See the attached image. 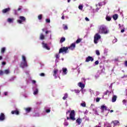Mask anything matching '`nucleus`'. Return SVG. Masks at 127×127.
<instances>
[{
	"mask_svg": "<svg viewBox=\"0 0 127 127\" xmlns=\"http://www.w3.org/2000/svg\"><path fill=\"white\" fill-rule=\"evenodd\" d=\"M76 47V43H72L69 47H63L61 48L59 50V53H63V54H67L69 53V51L68 49H70V50H74Z\"/></svg>",
	"mask_w": 127,
	"mask_h": 127,
	"instance_id": "1",
	"label": "nucleus"
},
{
	"mask_svg": "<svg viewBox=\"0 0 127 127\" xmlns=\"http://www.w3.org/2000/svg\"><path fill=\"white\" fill-rule=\"evenodd\" d=\"M109 31L107 27L106 26L102 25L99 26L98 33L100 34H108Z\"/></svg>",
	"mask_w": 127,
	"mask_h": 127,
	"instance_id": "2",
	"label": "nucleus"
},
{
	"mask_svg": "<svg viewBox=\"0 0 127 127\" xmlns=\"http://www.w3.org/2000/svg\"><path fill=\"white\" fill-rule=\"evenodd\" d=\"M19 19L17 20V23L19 24H23V22L26 21V18L23 16H20L18 17Z\"/></svg>",
	"mask_w": 127,
	"mask_h": 127,
	"instance_id": "3",
	"label": "nucleus"
},
{
	"mask_svg": "<svg viewBox=\"0 0 127 127\" xmlns=\"http://www.w3.org/2000/svg\"><path fill=\"white\" fill-rule=\"evenodd\" d=\"M66 120H71V121H75V111L72 110L70 112L69 114V117H66Z\"/></svg>",
	"mask_w": 127,
	"mask_h": 127,
	"instance_id": "4",
	"label": "nucleus"
},
{
	"mask_svg": "<svg viewBox=\"0 0 127 127\" xmlns=\"http://www.w3.org/2000/svg\"><path fill=\"white\" fill-rule=\"evenodd\" d=\"M100 39H101V35L99 33H96L94 38V43L95 44H98V42H99Z\"/></svg>",
	"mask_w": 127,
	"mask_h": 127,
	"instance_id": "5",
	"label": "nucleus"
},
{
	"mask_svg": "<svg viewBox=\"0 0 127 127\" xmlns=\"http://www.w3.org/2000/svg\"><path fill=\"white\" fill-rule=\"evenodd\" d=\"M32 90L33 91V95L34 96H36L37 95H38V87H37V84H34L33 88H32Z\"/></svg>",
	"mask_w": 127,
	"mask_h": 127,
	"instance_id": "6",
	"label": "nucleus"
},
{
	"mask_svg": "<svg viewBox=\"0 0 127 127\" xmlns=\"http://www.w3.org/2000/svg\"><path fill=\"white\" fill-rule=\"evenodd\" d=\"M20 66L24 69V68H26L28 65H27V62H21L20 64Z\"/></svg>",
	"mask_w": 127,
	"mask_h": 127,
	"instance_id": "7",
	"label": "nucleus"
},
{
	"mask_svg": "<svg viewBox=\"0 0 127 127\" xmlns=\"http://www.w3.org/2000/svg\"><path fill=\"white\" fill-rule=\"evenodd\" d=\"M100 110H101V113H104L105 111H109V108L106 105H103L101 106Z\"/></svg>",
	"mask_w": 127,
	"mask_h": 127,
	"instance_id": "8",
	"label": "nucleus"
},
{
	"mask_svg": "<svg viewBox=\"0 0 127 127\" xmlns=\"http://www.w3.org/2000/svg\"><path fill=\"white\" fill-rule=\"evenodd\" d=\"M11 115H16V116H18L19 115V110L16 108L15 110H12L11 112Z\"/></svg>",
	"mask_w": 127,
	"mask_h": 127,
	"instance_id": "9",
	"label": "nucleus"
},
{
	"mask_svg": "<svg viewBox=\"0 0 127 127\" xmlns=\"http://www.w3.org/2000/svg\"><path fill=\"white\" fill-rule=\"evenodd\" d=\"M43 48H44V49H46L47 50H50V48L48 46V45L47 44L44 43V42H43L42 43Z\"/></svg>",
	"mask_w": 127,
	"mask_h": 127,
	"instance_id": "10",
	"label": "nucleus"
},
{
	"mask_svg": "<svg viewBox=\"0 0 127 127\" xmlns=\"http://www.w3.org/2000/svg\"><path fill=\"white\" fill-rule=\"evenodd\" d=\"M62 70H61L60 71V73H61L62 72V74L63 75H67V68H65V67H64V68H63Z\"/></svg>",
	"mask_w": 127,
	"mask_h": 127,
	"instance_id": "11",
	"label": "nucleus"
},
{
	"mask_svg": "<svg viewBox=\"0 0 127 127\" xmlns=\"http://www.w3.org/2000/svg\"><path fill=\"white\" fill-rule=\"evenodd\" d=\"M7 22H8V23H13V22H14V18H8L7 19Z\"/></svg>",
	"mask_w": 127,
	"mask_h": 127,
	"instance_id": "12",
	"label": "nucleus"
},
{
	"mask_svg": "<svg viewBox=\"0 0 127 127\" xmlns=\"http://www.w3.org/2000/svg\"><path fill=\"white\" fill-rule=\"evenodd\" d=\"M94 106H95L94 104H91L90 106V109H92V111L94 112V114L95 115L99 116V113H98V111H97V109L93 108V107H94Z\"/></svg>",
	"mask_w": 127,
	"mask_h": 127,
	"instance_id": "13",
	"label": "nucleus"
},
{
	"mask_svg": "<svg viewBox=\"0 0 127 127\" xmlns=\"http://www.w3.org/2000/svg\"><path fill=\"white\" fill-rule=\"evenodd\" d=\"M57 73H58V69H55L53 71V76L55 77V79H57Z\"/></svg>",
	"mask_w": 127,
	"mask_h": 127,
	"instance_id": "14",
	"label": "nucleus"
},
{
	"mask_svg": "<svg viewBox=\"0 0 127 127\" xmlns=\"http://www.w3.org/2000/svg\"><path fill=\"white\" fill-rule=\"evenodd\" d=\"M85 61L86 62H90V61L93 62V61H94V58H93V57H92L89 56L87 58H86Z\"/></svg>",
	"mask_w": 127,
	"mask_h": 127,
	"instance_id": "15",
	"label": "nucleus"
},
{
	"mask_svg": "<svg viewBox=\"0 0 127 127\" xmlns=\"http://www.w3.org/2000/svg\"><path fill=\"white\" fill-rule=\"evenodd\" d=\"M24 111H25V112L27 114L29 113L30 112H31V110H32V108L31 107H27V108H25L24 109Z\"/></svg>",
	"mask_w": 127,
	"mask_h": 127,
	"instance_id": "16",
	"label": "nucleus"
},
{
	"mask_svg": "<svg viewBox=\"0 0 127 127\" xmlns=\"http://www.w3.org/2000/svg\"><path fill=\"white\" fill-rule=\"evenodd\" d=\"M9 70L8 69H5L4 72L2 70H0V75H2L3 74H6V75H8V74H9Z\"/></svg>",
	"mask_w": 127,
	"mask_h": 127,
	"instance_id": "17",
	"label": "nucleus"
},
{
	"mask_svg": "<svg viewBox=\"0 0 127 127\" xmlns=\"http://www.w3.org/2000/svg\"><path fill=\"white\" fill-rule=\"evenodd\" d=\"M77 86H78V87H79V88H81V89H84V88H85V84H84L82 82H79L77 84Z\"/></svg>",
	"mask_w": 127,
	"mask_h": 127,
	"instance_id": "18",
	"label": "nucleus"
},
{
	"mask_svg": "<svg viewBox=\"0 0 127 127\" xmlns=\"http://www.w3.org/2000/svg\"><path fill=\"white\" fill-rule=\"evenodd\" d=\"M8 11H10V8L9 7L5 8L2 10L3 13H6V12H8Z\"/></svg>",
	"mask_w": 127,
	"mask_h": 127,
	"instance_id": "19",
	"label": "nucleus"
},
{
	"mask_svg": "<svg viewBox=\"0 0 127 127\" xmlns=\"http://www.w3.org/2000/svg\"><path fill=\"white\" fill-rule=\"evenodd\" d=\"M105 4H106V1L104 0L102 2H100L98 4H96V6H98V5H99V6H102V5H105Z\"/></svg>",
	"mask_w": 127,
	"mask_h": 127,
	"instance_id": "20",
	"label": "nucleus"
},
{
	"mask_svg": "<svg viewBox=\"0 0 127 127\" xmlns=\"http://www.w3.org/2000/svg\"><path fill=\"white\" fill-rule=\"evenodd\" d=\"M5 120V116L3 113L0 114V121L2 122Z\"/></svg>",
	"mask_w": 127,
	"mask_h": 127,
	"instance_id": "21",
	"label": "nucleus"
},
{
	"mask_svg": "<svg viewBox=\"0 0 127 127\" xmlns=\"http://www.w3.org/2000/svg\"><path fill=\"white\" fill-rule=\"evenodd\" d=\"M117 95H113V97L112 98V103H115V102H116V101H117Z\"/></svg>",
	"mask_w": 127,
	"mask_h": 127,
	"instance_id": "22",
	"label": "nucleus"
},
{
	"mask_svg": "<svg viewBox=\"0 0 127 127\" xmlns=\"http://www.w3.org/2000/svg\"><path fill=\"white\" fill-rule=\"evenodd\" d=\"M5 51H6V47H2L1 49V54H4L5 53Z\"/></svg>",
	"mask_w": 127,
	"mask_h": 127,
	"instance_id": "23",
	"label": "nucleus"
},
{
	"mask_svg": "<svg viewBox=\"0 0 127 127\" xmlns=\"http://www.w3.org/2000/svg\"><path fill=\"white\" fill-rule=\"evenodd\" d=\"M40 40H44V39H45V36H44V35H43V33L40 34Z\"/></svg>",
	"mask_w": 127,
	"mask_h": 127,
	"instance_id": "24",
	"label": "nucleus"
},
{
	"mask_svg": "<svg viewBox=\"0 0 127 127\" xmlns=\"http://www.w3.org/2000/svg\"><path fill=\"white\" fill-rule=\"evenodd\" d=\"M113 123L114 124V126H119L120 125V122L118 120H115L114 121H113Z\"/></svg>",
	"mask_w": 127,
	"mask_h": 127,
	"instance_id": "25",
	"label": "nucleus"
},
{
	"mask_svg": "<svg viewBox=\"0 0 127 127\" xmlns=\"http://www.w3.org/2000/svg\"><path fill=\"white\" fill-rule=\"evenodd\" d=\"M21 62H27V61H26V57H25V56L24 55L22 56Z\"/></svg>",
	"mask_w": 127,
	"mask_h": 127,
	"instance_id": "26",
	"label": "nucleus"
},
{
	"mask_svg": "<svg viewBox=\"0 0 127 127\" xmlns=\"http://www.w3.org/2000/svg\"><path fill=\"white\" fill-rule=\"evenodd\" d=\"M118 17H119V15L117 14H115L113 16V18L114 19V20H117L118 19Z\"/></svg>",
	"mask_w": 127,
	"mask_h": 127,
	"instance_id": "27",
	"label": "nucleus"
},
{
	"mask_svg": "<svg viewBox=\"0 0 127 127\" xmlns=\"http://www.w3.org/2000/svg\"><path fill=\"white\" fill-rule=\"evenodd\" d=\"M68 93H65L64 94V96L63 97V100H66L67 98H68Z\"/></svg>",
	"mask_w": 127,
	"mask_h": 127,
	"instance_id": "28",
	"label": "nucleus"
},
{
	"mask_svg": "<svg viewBox=\"0 0 127 127\" xmlns=\"http://www.w3.org/2000/svg\"><path fill=\"white\" fill-rule=\"evenodd\" d=\"M43 16V15H42V14H39L38 16V19H39V20H41L42 19Z\"/></svg>",
	"mask_w": 127,
	"mask_h": 127,
	"instance_id": "29",
	"label": "nucleus"
},
{
	"mask_svg": "<svg viewBox=\"0 0 127 127\" xmlns=\"http://www.w3.org/2000/svg\"><path fill=\"white\" fill-rule=\"evenodd\" d=\"M65 40H66V39L65 38V37H63L60 40V43H63V42H64V41H65Z\"/></svg>",
	"mask_w": 127,
	"mask_h": 127,
	"instance_id": "30",
	"label": "nucleus"
},
{
	"mask_svg": "<svg viewBox=\"0 0 127 127\" xmlns=\"http://www.w3.org/2000/svg\"><path fill=\"white\" fill-rule=\"evenodd\" d=\"M34 117H40V114L38 112H35L34 113V115H33Z\"/></svg>",
	"mask_w": 127,
	"mask_h": 127,
	"instance_id": "31",
	"label": "nucleus"
},
{
	"mask_svg": "<svg viewBox=\"0 0 127 127\" xmlns=\"http://www.w3.org/2000/svg\"><path fill=\"white\" fill-rule=\"evenodd\" d=\"M76 123H77V124H78V125H81V119H77V120H76Z\"/></svg>",
	"mask_w": 127,
	"mask_h": 127,
	"instance_id": "32",
	"label": "nucleus"
},
{
	"mask_svg": "<svg viewBox=\"0 0 127 127\" xmlns=\"http://www.w3.org/2000/svg\"><path fill=\"white\" fill-rule=\"evenodd\" d=\"M80 106L81 107H83V108H85V107H86V102H83L81 103L80 104Z\"/></svg>",
	"mask_w": 127,
	"mask_h": 127,
	"instance_id": "33",
	"label": "nucleus"
},
{
	"mask_svg": "<svg viewBox=\"0 0 127 127\" xmlns=\"http://www.w3.org/2000/svg\"><path fill=\"white\" fill-rule=\"evenodd\" d=\"M106 20H107V21H111L112 18L109 16H107L106 17Z\"/></svg>",
	"mask_w": 127,
	"mask_h": 127,
	"instance_id": "34",
	"label": "nucleus"
},
{
	"mask_svg": "<svg viewBox=\"0 0 127 127\" xmlns=\"http://www.w3.org/2000/svg\"><path fill=\"white\" fill-rule=\"evenodd\" d=\"M78 9H80V10H83V4H79L78 6Z\"/></svg>",
	"mask_w": 127,
	"mask_h": 127,
	"instance_id": "35",
	"label": "nucleus"
},
{
	"mask_svg": "<svg viewBox=\"0 0 127 127\" xmlns=\"http://www.w3.org/2000/svg\"><path fill=\"white\" fill-rule=\"evenodd\" d=\"M100 77V72L98 71L97 74L95 75V77L96 79H98Z\"/></svg>",
	"mask_w": 127,
	"mask_h": 127,
	"instance_id": "36",
	"label": "nucleus"
},
{
	"mask_svg": "<svg viewBox=\"0 0 127 127\" xmlns=\"http://www.w3.org/2000/svg\"><path fill=\"white\" fill-rule=\"evenodd\" d=\"M74 92L75 93V94H80V91L78 89H74Z\"/></svg>",
	"mask_w": 127,
	"mask_h": 127,
	"instance_id": "37",
	"label": "nucleus"
},
{
	"mask_svg": "<svg viewBox=\"0 0 127 127\" xmlns=\"http://www.w3.org/2000/svg\"><path fill=\"white\" fill-rule=\"evenodd\" d=\"M64 125V126H65V127H67V126H69V123L68 122H66V120H65Z\"/></svg>",
	"mask_w": 127,
	"mask_h": 127,
	"instance_id": "38",
	"label": "nucleus"
},
{
	"mask_svg": "<svg viewBox=\"0 0 127 127\" xmlns=\"http://www.w3.org/2000/svg\"><path fill=\"white\" fill-rule=\"evenodd\" d=\"M95 53H96V55H97V56H100V51H99V50H96V51H95Z\"/></svg>",
	"mask_w": 127,
	"mask_h": 127,
	"instance_id": "39",
	"label": "nucleus"
},
{
	"mask_svg": "<svg viewBox=\"0 0 127 127\" xmlns=\"http://www.w3.org/2000/svg\"><path fill=\"white\" fill-rule=\"evenodd\" d=\"M59 54H60V53H59V54H57L56 55V59H59V58H60V55H59Z\"/></svg>",
	"mask_w": 127,
	"mask_h": 127,
	"instance_id": "40",
	"label": "nucleus"
},
{
	"mask_svg": "<svg viewBox=\"0 0 127 127\" xmlns=\"http://www.w3.org/2000/svg\"><path fill=\"white\" fill-rule=\"evenodd\" d=\"M46 113H50V112L51 111V110H50V108H49L48 109H46L45 110Z\"/></svg>",
	"mask_w": 127,
	"mask_h": 127,
	"instance_id": "41",
	"label": "nucleus"
},
{
	"mask_svg": "<svg viewBox=\"0 0 127 127\" xmlns=\"http://www.w3.org/2000/svg\"><path fill=\"white\" fill-rule=\"evenodd\" d=\"M13 11L15 15H17V10L13 9Z\"/></svg>",
	"mask_w": 127,
	"mask_h": 127,
	"instance_id": "42",
	"label": "nucleus"
},
{
	"mask_svg": "<svg viewBox=\"0 0 127 127\" xmlns=\"http://www.w3.org/2000/svg\"><path fill=\"white\" fill-rule=\"evenodd\" d=\"M64 30H67V29H68V27L67 25H64Z\"/></svg>",
	"mask_w": 127,
	"mask_h": 127,
	"instance_id": "43",
	"label": "nucleus"
},
{
	"mask_svg": "<svg viewBox=\"0 0 127 127\" xmlns=\"http://www.w3.org/2000/svg\"><path fill=\"white\" fill-rule=\"evenodd\" d=\"M100 100H101V98L97 97L96 99V101L97 103H99V102H100Z\"/></svg>",
	"mask_w": 127,
	"mask_h": 127,
	"instance_id": "44",
	"label": "nucleus"
},
{
	"mask_svg": "<svg viewBox=\"0 0 127 127\" xmlns=\"http://www.w3.org/2000/svg\"><path fill=\"white\" fill-rule=\"evenodd\" d=\"M81 91L82 94H84L85 92H86V89H81Z\"/></svg>",
	"mask_w": 127,
	"mask_h": 127,
	"instance_id": "45",
	"label": "nucleus"
},
{
	"mask_svg": "<svg viewBox=\"0 0 127 127\" xmlns=\"http://www.w3.org/2000/svg\"><path fill=\"white\" fill-rule=\"evenodd\" d=\"M81 42V39H78L76 41V43H80Z\"/></svg>",
	"mask_w": 127,
	"mask_h": 127,
	"instance_id": "46",
	"label": "nucleus"
},
{
	"mask_svg": "<svg viewBox=\"0 0 127 127\" xmlns=\"http://www.w3.org/2000/svg\"><path fill=\"white\" fill-rule=\"evenodd\" d=\"M40 76H41V77H44V76H45V74L44 73H41L40 74Z\"/></svg>",
	"mask_w": 127,
	"mask_h": 127,
	"instance_id": "47",
	"label": "nucleus"
},
{
	"mask_svg": "<svg viewBox=\"0 0 127 127\" xmlns=\"http://www.w3.org/2000/svg\"><path fill=\"white\" fill-rule=\"evenodd\" d=\"M118 42V39H115L113 41V43H116V42Z\"/></svg>",
	"mask_w": 127,
	"mask_h": 127,
	"instance_id": "48",
	"label": "nucleus"
},
{
	"mask_svg": "<svg viewBox=\"0 0 127 127\" xmlns=\"http://www.w3.org/2000/svg\"><path fill=\"white\" fill-rule=\"evenodd\" d=\"M25 73L27 75H29V71L25 70Z\"/></svg>",
	"mask_w": 127,
	"mask_h": 127,
	"instance_id": "49",
	"label": "nucleus"
},
{
	"mask_svg": "<svg viewBox=\"0 0 127 127\" xmlns=\"http://www.w3.org/2000/svg\"><path fill=\"white\" fill-rule=\"evenodd\" d=\"M46 22H47L48 23H50V19H46Z\"/></svg>",
	"mask_w": 127,
	"mask_h": 127,
	"instance_id": "50",
	"label": "nucleus"
},
{
	"mask_svg": "<svg viewBox=\"0 0 127 127\" xmlns=\"http://www.w3.org/2000/svg\"><path fill=\"white\" fill-rule=\"evenodd\" d=\"M123 103L124 105H126V104H127V101L126 100H123Z\"/></svg>",
	"mask_w": 127,
	"mask_h": 127,
	"instance_id": "51",
	"label": "nucleus"
},
{
	"mask_svg": "<svg viewBox=\"0 0 127 127\" xmlns=\"http://www.w3.org/2000/svg\"><path fill=\"white\" fill-rule=\"evenodd\" d=\"M95 65H98L99 64V61H96L95 62Z\"/></svg>",
	"mask_w": 127,
	"mask_h": 127,
	"instance_id": "52",
	"label": "nucleus"
},
{
	"mask_svg": "<svg viewBox=\"0 0 127 127\" xmlns=\"http://www.w3.org/2000/svg\"><path fill=\"white\" fill-rule=\"evenodd\" d=\"M99 95H100V92H99V91H96V95L98 96Z\"/></svg>",
	"mask_w": 127,
	"mask_h": 127,
	"instance_id": "53",
	"label": "nucleus"
},
{
	"mask_svg": "<svg viewBox=\"0 0 127 127\" xmlns=\"http://www.w3.org/2000/svg\"><path fill=\"white\" fill-rule=\"evenodd\" d=\"M122 33H124L125 32V28H124L121 31Z\"/></svg>",
	"mask_w": 127,
	"mask_h": 127,
	"instance_id": "54",
	"label": "nucleus"
},
{
	"mask_svg": "<svg viewBox=\"0 0 127 127\" xmlns=\"http://www.w3.org/2000/svg\"><path fill=\"white\" fill-rule=\"evenodd\" d=\"M49 32H51V31H46L45 32L46 34H48V33H49Z\"/></svg>",
	"mask_w": 127,
	"mask_h": 127,
	"instance_id": "55",
	"label": "nucleus"
},
{
	"mask_svg": "<svg viewBox=\"0 0 127 127\" xmlns=\"http://www.w3.org/2000/svg\"><path fill=\"white\" fill-rule=\"evenodd\" d=\"M6 64V63H5V62H2V65H5Z\"/></svg>",
	"mask_w": 127,
	"mask_h": 127,
	"instance_id": "56",
	"label": "nucleus"
},
{
	"mask_svg": "<svg viewBox=\"0 0 127 127\" xmlns=\"http://www.w3.org/2000/svg\"><path fill=\"white\" fill-rule=\"evenodd\" d=\"M85 20H86V21H90V19H89L88 17H85Z\"/></svg>",
	"mask_w": 127,
	"mask_h": 127,
	"instance_id": "57",
	"label": "nucleus"
},
{
	"mask_svg": "<svg viewBox=\"0 0 127 127\" xmlns=\"http://www.w3.org/2000/svg\"><path fill=\"white\" fill-rule=\"evenodd\" d=\"M42 104V102H37V105H41Z\"/></svg>",
	"mask_w": 127,
	"mask_h": 127,
	"instance_id": "58",
	"label": "nucleus"
},
{
	"mask_svg": "<svg viewBox=\"0 0 127 127\" xmlns=\"http://www.w3.org/2000/svg\"><path fill=\"white\" fill-rule=\"evenodd\" d=\"M35 83H36V81H35V80H32V83H33V84H35V85H36V84H35Z\"/></svg>",
	"mask_w": 127,
	"mask_h": 127,
	"instance_id": "59",
	"label": "nucleus"
},
{
	"mask_svg": "<svg viewBox=\"0 0 127 127\" xmlns=\"http://www.w3.org/2000/svg\"><path fill=\"white\" fill-rule=\"evenodd\" d=\"M14 79H15V77H12V78L10 79V81H13V80H14Z\"/></svg>",
	"mask_w": 127,
	"mask_h": 127,
	"instance_id": "60",
	"label": "nucleus"
},
{
	"mask_svg": "<svg viewBox=\"0 0 127 127\" xmlns=\"http://www.w3.org/2000/svg\"><path fill=\"white\" fill-rule=\"evenodd\" d=\"M7 94H8L7 92H4V96H7Z\"/></svg>",
	"mask_w": 127,
	"mask_h": 127,
	"instance_id": "61",
	"label": "nucleus"
},
{
	"mask_svg": "<svg viewBox=\"0 0 127 127\" xmlns=\"http://www.w3.org/2000/svg\"><path fill=\"white\" fill-rule=\"evenodd\" d=\"M22 8L21 7H19L17 9L18 11H19V10H21Z\"/></svg>",
	"mask_w": 127,
	"mask_h": 127,
	"instance_id": "62",
	"label": "nucleus"
},
{
	"mask_svg": "<svg viewBox=\"0 0 127 127\" xmlns=\"http://www.w3.org/2000/svg\"><path fill=\"white\" fill-rule=\"evenodd\" d=\"M125 65L126 67H127V61L125 62Z\"/></svg>",
	"mask_w": 127,
	"mask_h": 127,
	"instance_id": "63",
	"label": "nucleus"
},
{
	"mask_svg": "<svg viewBox=\"0 0 127 127\" xmlns=\"http://www.w3.org/2000/svg\"><path fill=\"white\" fill-rule=\"evenodd\" d=\"M42 30L43 32H44V31H45V28L42 29Z\"/></svg>",
	"mask_w": 127,
	"mask_h": 127,
	"instance_id": "64",
	"label": "nucleus"
}]
</instances>
